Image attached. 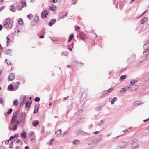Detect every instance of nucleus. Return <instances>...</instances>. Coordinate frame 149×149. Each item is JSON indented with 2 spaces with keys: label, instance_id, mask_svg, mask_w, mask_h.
<instances>
[{
  "label": "nucleus",
  "instance_id": "obj_1",
  "mask_svg": "<svg viewBox=\"0 0 149 149\" xmlns=\"http://www.w3.org/2000/svg\"><path fill=\"white\" fill-rule=\"evenodd\" d=\"M127 145V142L121 141L118 143L119 147L122 148H124Z\"/></svg>",
  "mask_w": 149,
  "mask_h": 149
},
{
  "label": "nucleus",
  "instance_id": "obj_2",
  "mask_svg": "<svg viewBox=\"0 0 149 149\" xmlns=\"http://www.w3.org/2000/svg\"><path fill=\"white\" fill-rule=\"evenodd\" d=\"M26 6V1L24 0L21 2V7H20V6L17 7V10L19 11L21 10L22 9V8Z\"/></svg>",
  "mask_w": 149,
  "mask_h": 149
},
{
  "label": "nucleus",
  "instance_id": "obj_3",
  "mask_svg": "<svg viewBox=\"0 0 149 149\" xmlns=\"http://www.w3.org/2000/svg\"><path fill=\"white\" fill-rule=\"evenodd\" d=\"M130 88L129 90L131 91H135L138 88V86L137 85L132 84L131 85V86H128Z\"/></svg>",
  "mask_w": 149,
  "mask_h": 149
},
{
  "label": "nucleus",
  "instance_id": "obj_4",
  "mask_svg": "<svg viewBox=\"0 0 149 149\" xmlns=\"http://www.w3.org/2000/svg\"><path fill=\"white\" fill-rule=\"evenodd\" d=\"M39 17L38 16H36L34 18V19L31 22V25L32 26H34L36 23H38V21Z\"/></svg>",
  "mask_w": 149,
  "mask_h": 149
},
{
  "label": "nucleus",
  "instance_id": "obj_5",
  "mask_svg": "<svg viewBox=\"0 0 149 149\" xmlns=\"http://www.w3.org/2000/svg\"><path fill=\"white\" fill-rule=\"evenodd\" d=\"M15 79V75L13 73H10L8 78V80L9 81H12Z\"/></svg>",
  "mask_w": 149,
  "mask_h": 149
},
{
  "label": "nucleus",
  "instance_id": "obj_6",
  "mask_svg": "<svg viewBox=\"0 0 149 149\" xmlns=\"http://www.w3.org/2000/svg\"><path fill=\"white\" fill-rule=\"evenodd\" d=\"M10 19L9 18H8L7 19L6 21L5 22L4 26L6 28H8L9 27V24L10 23Z\"/></svg>",
  "mask_w": 149,
  "mask_h": 149
},
{
  "label": "nucleus",
  "instance_id": "obj_7",
  "mask_svg": "<svg viewBox=\"0 0 149 149\" xmlns=\"http://www.w3.org/2000/svg\"><path fill=\"white\" fill-rule=\"evenodd\" d=\"M85 134H86L87 135H90V134L87 133V132H84L82 130H78L77 133V134H82L84 135H85Z\"/></svg>",
  "mask_w": 149,
  "mask_h": 149
},
{
  "label": "nucleus",
  "instance_id": "obj_8",
  "mask_svg": "<svg viewBox=\"0 0 149 149\" xmlns=\"http://www.w3.org/2000/svg\"><path fill=\"white\" fill-rule=\"evenodd\" d=\"M49 10L54 11L56 9V6L54 4H52L49 7Z\"/></svg>",
  "mask_w": 149,
  "mask_h": 149
},
{
  "label": "nucleus",
  "instance_id": "obj_9",
  "mask_svg": "<svg viewBox=\"0 0 149 149\" xmlns=\"http://www.w3.org/2000/svg\"><path fill=\"white\" fill-rule=\"evenodd\" d=\"M111 91H112V88H110L108 90L104 91H107V92H105L104 93H103L101 96V97H104L105 96L107 95L108 93H110Z\"/></svg>",
  "mask_w": 149,
  "mask_h": 149
},
{
  "label": "nucleus",
  "instance_id": "obj_10",
  "mask_svg": "<svg viewBox=\"0 0 149 149\" xmlns=\"http://www.w3.org/2000/svg\"><path fill=\"white\" fill-rule=\"evenodd\" d=\"M47 14V11L46 10H45L42 13L41 16L42 18H45L46 17Z\"/></svg>",
  "mask_w": 149,
  "mask_h": 149
},
{
  "label": "nucleus",
  "instance_id": "obj_11",
  "mask_svg": "<svg viewBox=\"0 0 149 149\" xmlns=\"http://www.w3.org/2000/svg\"><path fill=\"white\" fill-rule=\"evenodd\" d=\"M56 21V19H52L49 23V25L50 26H52L53 24H54L55 23Z\"/></svg>",
  "mask_w": 149,
  "mask_h": 149
},
{
  "label": "nucleus",
  "instance_id": "obj_12",
  "mask_svg": "<svg viewBox=\"0 0 149 149\" xmlns=\"http://www.w3.org/2000/svg\"><path fill=\"white\" fill-rule=\"evenodd\" d=\"M135 144H136L135 146H133V148L131 149H134L135 148H137L139 147L138 146L136 141H133L131 143V145H134Z\"/></svg>",
  "mask_w": 149,
  "mask_h": 149
},
{
  "label": "nucleus",
  "instance_id": "obj_13",
  "mask_svg": "<svg viewBox=\"0 0 149 149\" xmlns=\"http://www.w3.org/2000/svg\"><path fill=\"white\" fill-rule=\"evenodd\" d=\"M146 43H148V44L147 45V46L149 48V41L147 42ZM143 54H144L145 55L146 54V55H147L148 54H149V49L147 50L146 51H145L143 52Z\"/></svg>",
  "mask_w": 149,
  "mask_h": 149
},
{
  "label": "nucleus",
  "instance_id": "obj_14",
  "mask_svg": "<svg viewBox=\"0 0 149 149\" xmlns=\"http://www.w3.org/2000/svg\"><path fill=\"white\" fill-rule=\"evenodd\" d=\"M74 37V36L73 34H71L69 37L68 38V42H70L71 40H72Z\"/></svg>",
  "mask_w": 149,
  "mask_h": 149
},
{
  "label": "nucleus",
  "instance_id": "obj_15",
  "mask_svg": "<svg viewBox=\"0 0 149 149\" xmlns=\"http://www.w3.org/2000/svg\"><path fill=\"white\" fill-rule=\"evenodd\" d=\"M21 136L22 138H25L26 137V132L23 131L21 134Z\"/></svg>",
  "mask_w": 149,
  "mask_h": 149
},
{
  "label": "nucleus",
  "instance_id": "obj_16",
  "mask_svg": "<svg viewBox=\"0 0 149 149\" xmlns=\"http://www.w3.org/2000/svg\"><path fill=\"white\" fill-rule=\"evenodd\" d=\"M39 122L38 120H34L32 124L34 127H36L39 124Z\"/></svg>",
  "mask_w": 149,
  "mask_h": 149
},
{
  "label": "nucleus",
  "instance_id": "obj_17",
  "mask_svg": "<svg viewBox=\"0 0 149 149\" xmlns=\"http://www.w3.org/2000/svg\"><path fill=\"white\" fill-rule=\"evenodd\" d=\"M8 90L13 91L14 86L12 84H10L8 86Z\"/></svg>",
  "mask_w": 149,
  "mask_h": 149
},
{
  "label": "nucleus",
  "instance_id": "obj_18",
  "mask_svg": "<svg viewBox=\"0 0 149 149\" xmlns=\"http://www.w3.org/2000/svg\"><path fill=\"white\" fill-rule=\"evenodd\" d=\"M113 3L115 5L116 8H117L118 4V1L117 0H113Z\"/></svg>",
  "mask_w": 149,
  "mask_h": 149
},
{
  "label": "nucleus",
  "instance_id": "obj_19",
  "mask_svg": "<svg viewBox=\"0 0 149 149\" xmlns=\"http://www.w3.org/2000/svg\"><path fill=\"white\" fill-rule=\"evenodd\" d=\"M130 88L129 86L127 87L126 88H122V90L120 91V92L121 93H125L127 89L129 90Z\"/></svg>",
  "mask_w": 149,
  "mask_h": 149
},
{
  "label": "nucleus",
  "instance_id": "obj_20",
  "mask_svg": "<svg viewBox=\"0 0 149 149\" xmlns=\"http://www.w3.org/2000/svg\"><path fill=\"white\" fill-rule=\"evenodd\" d=\"M61 130H58L57 131L55 132V133L57 136H60L61 134Z\"/></svg>",
  "mask_w": 149,
  "mask_h": 149
},
{
  "label": "nucleus",
  "instance_id": "obj_21",
  "mask_svg": "<svg viewBox=\"0 0 149 149\" xmlns=\"http://www.w3.org/2000/svg\"><path fill=\"white\" fill-rule=\"evenodd\" d=\"M11 52V50L10 49H6L4 52L5 54H10Z\"/></svg>",
  "mask_w": 149,
  "mask_h": 149
},
{
  "label": "nucleus",
  "instance_id": "obj_22",
  "mask_svg": "<svg viewBox=\"0 0 149 149\" xmlns=\"http://www.w3.org/2000/svg\"><path fill=\"white\" fill-rule=\"evenodd\" d=\"M35 108H34V110L33 112V113L35 114H36L38 112L39 108H38L36 105H35Z\"/></svg>",
  "mask_w": 149,
  "mask_h": 149
},
{
  "label": "nucleus",
  "instance_id": "obj_23",
  "mask_svg": "<svg viewBox=\"0 0 149 149\" xmlns=\"http://www.w3.org/2000/svg\"><path fill=\"white\" fill-rule=\"evenodd\" d=\"M79 141L77 140H74L72 141V143L74 145H77L79 144Z\"/></svg>",
  "mask_w": 149,
  "mask_h": 149
},
{
  "label": "nucleus",
  "instance_id": "obj_24",
  "mask_svg": "<svg viewBox=\"0 0 149 149\" xmlns=\"http://www.w3.org/2000/svg\"><path fill=\"white\" fill-rule=\"evenodd\" d=\"M127 76L126 75H123L121 76L119 80L120 81H121L123 80L124 79L126 78Z\"/></svg>",
  "mask_w": 149,
  "mask_h": 149
},
{
  "label": "nucleus",
  "instance_id": "obj_25",
  "mask_svg": "<svg viewBox=\"0 0 149 149\" xmlns=\"http://www.w3.org/2000/svg\"><path fill=\"white\" fill-rule=\"evenodd\" d=\"M14 6L13 5H12L10 6V10L13 12H15V10L14 9Z\"/></svg>",
  "mask_w": 149,
  "mask_h": 149
},
{
  "label": "nucleus",
  "instance_id": "obj_26",
  "mask_svg": "<svg viewBox=\"0 0 149 149\" xmlns=\"http://www.w3.org/2000/svg\"><path fill=\"white\" fill-rule=\"evenodd\" d=\"M17 113L16 112L14 113L13 114V117H12V119L16 120V118H17Z\"/></svg>",
  "mask_w": 149,
  "mask_h": 149
},
{
  "label": "nucleus",
  "instance_id": "obj_27",
  "mask_svg": "<svg viewBox=\"0 0 149 149\" xmlns=\"http://www.w3.org/2000/svg\"><path fill=\"white\" fill-rule=\"evenodd\" d=\"M102 107L101 106H98L95 109V110L96 111H99L101 110Z\"/></svg>",
  "mask_w": 149,
  "mask_h": 149
},
{
  "label": "nucleus",
  "instance_id": "obj_28",
  "mask_svg": "<svg viewBox=\"0 0 149 149\" xmlns=\"http://www.w3.org/2000/svg\"><path fill=\"white\" fill-rule=\"evenodd\" d=\"M21 117L23 119H24L26 117V114L24 113H23L21 114Z\"/></svg>",
  "mask_w": 149,
  "mask_h": 149
},
{
  "label": "nucleus",
  "instance_id": "obj_29",
  "mask_svg": "<svg viewBox=\"0 0 149 149\" xmlns=\"http://www.w3.org/2000/svg\"><path fill=\"white\" fill-rule=\"evenodd\" d=\"M13 141H11L9 145V147L10 148H13Z\"/></svg>",
  "mask_w": 149,
  "mask_h": 149
},
{
  "label": "nucleus",
  "instance_id": "obj_30",
  "mask_svg": "<svg viewBox=\"0 0 149 149\" xmlns=\"http://www.w3.org/2000/svg\"><path fill=\"white\" fill-rule=\"evenodd\" d=\"M18 22L21 25H22L23 24V20L21 18H20L19 19Z\"/></svg>",
  "mask_w": 149,
  "mask_h": 149
},
{
  "label": "nucleus",
  "instance_id": "obj_31",
  "mask_svg": "<svg viewBox=\"0 0 149 149\" xmlns=\"http://www.w3.org/2000/svg\"><path fill=\"white\" fill-rule=\"evenodd\" d=\"M147 20V18L146 17H144L141 21V23L142 24H144Z\"/></svg>",
  "mask_w": 149,
  "mask_h": 149
},
{
  "label": "nucleus",
  "instance_id": "obj_32",
  "mask_svg": "<svg viewBox=\"0 0 149 149\" xmlns=\"http://www.w3.org/2000/svg\"><path fill=\"white\" fill-rule=\"evenodd\" d=\"M148 43H146L145 44L143 45V48L144 50H147V49H148L149 48L147 46V45L148 44Z\"/></svg>",
  "mask_w": 149,
  "mask_h": 149
},
{
  "label": "nucleus",
  "instance_id": "obj_33",
  "mask_svg": "<svg viewBox=\"0 0 149 149\" xmlns=\"http://www.w3.org/2000/svg\"><path fill=\"white\" fill-rule=\"evenodd\" d=\"M45 28H43L41 31V32H40V33H43V34H45Z\"/></svg>",
  "mask_w": 149,
  "mask_h": 149
},
{
  "label": "nucleus",
  "instance_id": "obj_34",
  "mask_svg": "<svg viewBox=\"0 0 149 149\" xmlns=\"http://www.w3.org/2000/svg\"><path fill=\"white\" fill-rule=\"evenodd\" d=\"M138 82V81L137 80H132L130 83V84L131 85V84H135L137 83Z\"/></svg>",
  "mask_w": 149,
  "mask_h": 149
},
{
  "label": "nucleus",
  "instance_id": "obj_35",
  "mask_svg": "<svg viewBox=\"0 0 149 149\" xmlns=\"http://www.w3.org/2000/svg\"><path fill=\"white\" fill-rule=\"evenodd\" d=\"M13 105L15 106H17L18 104V102L17 100V99H15L13 102Z\"/></svg>",
  "mask_w": 149,
  "mask_h": 149
},
{
  "label": "nucleus",
  "instance_id": "obj_36",
  "mask_svg": "<svg viewBox=\"0 0 149 149\" xmlns=\"http://www.w3.org/2000/svg\"><path fill=\"white\" fill-rule=\"evenodd\" d=\"M26 99V97H24L23 98V100L22 101V102L20 103V106H22L23 105V104L24 103V101Z\"/></svg>",
  "mask_w": 149,
  "mask_h": 149
},
{
  "label": "nucleus",
  "instance_id": "obj_37",
  "mask_svg": "<svg viewBox=\"0 0 149 149\" xmlns=\"http://www.w3.org/2000/svg\"><path fill=\"white\" fill-rule=\"evenodd\" d=\"M12 108H10L8 110L7 113L8 115L12 113Z\"/></svg>",
  "mask_w": 149,
  "mask_h": 149
},
{
  "label": "nucleus",
  "instance_id": "obj_38",
  "mask_svg": "<svg viewBox=\"0 0 149 149\" xmlns=\"http://www.w3.org/2000/svg\"><path fill=\"white\" fill-rule=\"evenodd\" d=\"M16 142L17 143H21V145H22V144H23V143L22 142V141L20 139H18L16 141Z\"/></svg>",
  "mask_w": 149,
  "mask_h": 149
},
{
  "label": "nucleus",
  "instance_id": "obj_39",
  "mask_svg": "<svg viewBox=\"0 0 149 149\" xmlns=\"http://www.w3.org/2000/svg\"><path fill=\"white\" fill-rule=\"evenodd\" d=\"M117 100V97H114L112 99V104H114V103Z\"/></svg>",
  "mask_w": 149,
  "mask_h": 149
},
{
  "label": "nucleus",
  "instance_id": "obj_40",
  "mask_svg": "<svg viewBox=\"0 0 149 149\" xmlns=\"http://www.w3.org/2000/svg\"><path fill=\"white\" fill-rule=\"evenodd\" d=\"M96 142L97 143H99V142H100L101 141H102V139H100L98 138H96Z\"/></svg>",
  "mask_w": 149,
  "mask_h": 149
},
{
  "label": "nucleus",
  "instance_id": "obj_41",
  "mask_svg": "<svg viewBox=\"0 0 149 149\" xmlns=\"http://www.w3.org/2000/svg\"><path fill=\"white\" fill-rule=\"evenodd\" d=\"M40 98L38 97H36L34 99V101L35 102H38L40 101Z\"/></svg>",
  "mask_w": 149,
  "mask_h": 149
},
{
  "label": "nucleus",
  "instance_id": "obj_42",
  "mask_svg": "<svg viewBox=\"0 0 149 149\" xmlns=\"http://www.w3.org/2000/svg\"><path fill=\"white\" fill-rule=\"evenodd\" d=\"M67 14H68V13H66V12L65 13V14L64 15H63L59 19V20H60V19H63V18H65L66 17V16H67Z\"/></svg>",
  "mask_w": 149,
  "mask_h": 149
},
{
  "label": "nucleus",
  "instance_id": "obj_43",
  "mask_svg": "<svg viewBox=\"0 0 149 149\" xmlns=\"http://www.w3.org/2000/svg\"><path fill=\"white\" fill-rule=\"evenodd\" d=\"M17 125H15L14 126V127L12 128L13 130L14 131L17 129Z\"/></svg>",
  "mask_w": 149,
  "mask_h": 149
},
{
  "label": "nucleus",
  "instance_id": "obj_44",
  "mask_svg": "<svg viewBox=\"0 0 149 149\" xmlns=\"http://www.w3.org/2000/svg\"><path fill=\"white\" fill-rule=\"evenodd\" d=\"M104 123V122L102 120H101L100 122L99 123H98V124L99 125H102Z\"/></svg>",
  "mask_w": 149,
  "mask_h": 149
},
{
  "label": "nucleus",
  "instance_id": "obj_45",
  "mask_svg": "<svg viewBox=\"0 0 149 149\" xmlns=\"http://www.w3.org/2000/svg\"><path fill=\"white\" fill-rule=\"evenodd\" d=\"M82 118L81 117H80L78 118L76 122H77V123L78 124L79 123V122L81 120Z\"/></svg>",
  "mask_w": 149,
  "mask_h": 149
},
{
  "label": "nucleus",
  "instance_id": "obj_46",
  "mask_svg": "<svg viewBox=\"0 0 149 149\" xmlns=\"http://www.w3.org/2000/svg\"><path fill=\"white\" fill-rule=\"evenodd\" d=\"M68 131H66L64 132L62 135L63 136H65L66 134H68Z\"/></svg>",
  "mask_w": 149,
  "mask_h": 149
},
{
  "label": "nucleus",
  "instance_id": "obj_47",
  "mask_svg": "<svg viewBox=\"0 0 149 149\" xmlns=\"http://www.w3.org/2000/svg\"><path fill=\"white\" fill-rule=\"evenodd\" d=\"M15 122V120L14 119H12L11 121V123L12 125L14 124Z\"/></svg>",
  "mask_w": 149,
  "mask_h": 149
},
{
  "label": "nucleus",
  "instance_id": "obj_48",
  "mask_svg": "<svg viewBox=\"0 0 149 149\" xmlns=\"http://www.w3.org/2000/svg\"><path fill=\"white\" fill-rule=\"evenodd\" d=\"M8 37V36L7 37V43H8L10 41V39Z\"/></svg>",
  "mask_w": 149,
  "mask_h": 149
},
{
  "label": "nucleus",
  "instance_id": "obj_49",
  "mask_svg": "<svg viewBox=\"0 0 149 149\" xmlns=\"http://www.w3.org/2000/svg\"><path fill=\"white\" fill-rule=\"evenodd\" d=\"M27 17H28V18H29V19H31V18H30V17H32L33 15H32L31 14H30L28 15H27Z\"/></svg>",
  "mask_w": 149,
  "mask_h": 149
},
{
  "label": "nucleus",
  "instance_id": "obj_50",
  "mask_svg": "<svg viewBox=\"0 0 149 149\" xmlns=\"http://www.w3.org/2000/svg\"><path fill=\"white\" fill-rule=\"evenodd\" d=\"M57 0H51L50 2L51 3H55L57 2Z\"/></svg>",
  "mask_w": 149,
  "mask_h": 149
},
{
  "label": "nucleus",
  "instance_id": "obj_51",
  "mask_svg": "<svg viewBox=\"0 0 149 149\" xmlns=\"http://www.w3.org/2000/svg\"><path fill=\"white\" fill-rule=\"evenodd\" d=\"M7 61V59H6L5 62L8 65H10L11 64V63L10 62H7L6 61Z\"/></svg>",
  "mask_w": 149,
  "mask_h": 149
},
{
  "label": "nucleus",
  "instance_id": "obj_52",
  "mask_svg": "<svg viewBox=\"0 0 149 149\" xmlns=\"http://www.w3.org/2000/svg\"><path fill=\"white\" fill-rule=\"evenodd\" d=\"M35 140V139L34 138H31L30 139V141H31V142L32 143H33L34 142Z\"/></svg>",
  "mask_w": 149,
  "mask_h": 149
},
{
  "label": "nucleus",
  "instance_id": "obj_53",
  "mask_svg": "<svg viewBox=\"0 0 149 149\" xmlns=\"http://www.w3.org/2000/svg\"><path fill=\"white\" fill-rule=\"evenodd\" d=\"M3 101V99L2 98H0V103L2 104Z\"/></svg>",
  "mask_w": 149,
  "mask_h": 149
},
{
  "label": "nucleus",
  "instance_id": "obj_54",
  "mask_svg": "<svg viewBox=\"0 0 149 149\" xmlns=\"http://www.w3.org/2000/svg\"><path fill=\"white\" fill-rule=\"evenodd\" d=\"M102 134L99 135L98 137V138L100 139H102Z\"/></svg>",
  "mask_w": 149,
  "mask_h": 149
},
{
  "label": "nucleus",
  "instance_id": "obj_55",
  "mask_svg": "<svg viewBox=\"0 0 149 149\" xmlns=\"http://www.w3.org/2000/svg\"><path fill=\"white\" fill-rule=\"evenodd\" d=\"M29 101H27L26 102V107H28L29 104Z\"/></svg>",
  "mask_w": 149,
  "mask_h": 149
},
{
  "label": "nucleus",
  "instance_id": "obj_56",
  "mask_svg": "<svg viewBox=\"0 0 149 149\" xmlns=\"http://www.w3.org/2000/svg\"><path fill=\"white\" fill-rule=\"evenodd\" d=\"M14 136L16 138H17L19 136L18 134H15Z\"/></svg>",
  "mask_w": 149,
  "mask_h": 149
},
{
  "label": "nucleus",
  "instance_id": "obj_57",
  "mask_svg": "<svg viewBox=\"0 0 149 149\" xmlns=\"http://www.w3.org/2000/svg\"><path fill=\"white\" fill-rule=\"evenodd\" d=\"M99 133V131H96L94 132H93V134H98Z\"/></svg>",
  "mask_w": 149,
  "mask_h": 149
},
{
  "label": "nucleus",
  "instance_id": "obj_58",
  "mask_svg": "<svg viewBox=\"0 0 149 149\" xmlns=\"http://www.w3.org/2000/svg\"><path fill=\"white\" fill-rule=\"evenodd\" d=\"M4 8V7L3 6H2L0 8V11H1L3 10Z\"/></svg>",
  "mask_w": 149,
  "mask_h": 149
},
{
  "label": "nucleus",
  "instance_id": "obj_59",
  "mask_svg": "<svg viewBox=\"0 0 149 149\" xmlns=\"http://www.w3.org/2000/svg\"><path fill=\"white\" fill-rule=\"evenodd\" d=\"M9 141L8 140L6 141L5 142V144L6 145L8 144L9 143Z\"/></svg>",
  "mask_w": 149,
  "mask_h": 149
},
{
  "label": "nucleus",
  "instance_id": "obj_60",
  "mask_svg": "<svg viewBox=\"0 0 149 149\" xmlns=\"http://www.w3.org/2000/svg\"><path fill=\"white\" fill-rule=\"evenodd\" d=\"M19 123L20 121L19 120H17L16 121V124L15 125H17Z\"/></svg>",
  "mask_w": 149,
  "mask_h": 149
},
{
  "label": "nucleus",
  "instance_id": "obj_61",
  "mask_svg": "<svg viewBox=\"0 0 149 149\" xmlns=\"http://www.w3.org/2000/svg\"><path fill=\"white\" fill-rule=\"evenodd\" d=\"M13 137H12V136H11L10 137L9 139H8L9 141H10L11 140H12L13 139Z\"/></svg>",
  "mask_w": 149,
  "mask_h": 149
},
{
  "label": "nucleus",
  "instance_id": "obj_62",
  "mask_svg": "<svg viewBox=\"0 0 149 149\" xmlns=\"http://www.w3.org/2000/svg\"><path fill=\"white\" fill-rule=\"evenodd\" d=\"M44 36L43 35H41L40 36V38H44Z\"/></svg>",
  "mask_w": 149,
  "mask_h": 149
},
{
  "label": "nucleus",
  "instance_id": "obj_63",
  "mask_svg": "<svg viewBox=\"0 0 149 149\" xmlns=\"http://www.w3.org/2000/svg\"><path fill=\"white\" fill-rule=\"evenodd\" d=\"M3 28V26L2 24H0V31H1Z\"/></svg>",
  "mask_w": 149,
  "mask_h": 149
},
{
  "label": "nucleus",
  "instance_id": "obj_64",
  "mask_svg": "<svg viewBox=\"0 0 149 149\" xmlns=\"http://www.w3.org/2000/svg\"><path fill=\"white\" fill-rule=\"evenodd\" d=\"M74 2L73 4H75L76 3V0H72Z\"/></svg>",
  "mask_w": 149,
  "mask_h": 149
}]
</instances>
